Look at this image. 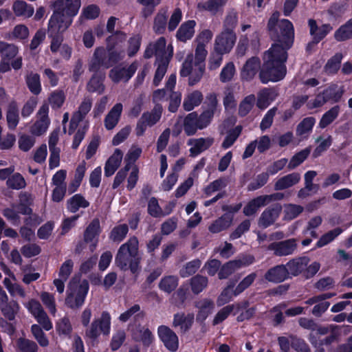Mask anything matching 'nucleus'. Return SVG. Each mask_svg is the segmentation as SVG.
Here are the masks:
<instances>
[{"label":"nucleus","instance_id":"obj_40","mask_svg":"<svg viewBox=\"0 0 352 352\" xmlns=\"http://www.w3.org/2000/svg\"><path fill=\"white\" fill-rule=\"evenodd\" d=\"M275 98L276 94L274 91L268 89H264L258 94L256 105L259 109H264L275 100Z\"/></svg>","mask_w":352,"mask_h":352},{"label":"nucleus","instance_id":"obj_41","mask_svg":"<svg viewBox=\"0 0 352 352\" xmlns=\"http://www.w3.org/2000/svg\"><path fill=\"white\" fill-rule=\"evenodd\" d=\"M238 22V12L234 9L229 10L223 21V30L227 32H234V30L236 27Z\"/></svg>","mask_w":352,"mask_h":352},{"label":"nucleus","instance_id":"obj_15","mask_svg":"<svg viewBox=\"0 0 352 352\" xmlns=\"http://www.w3.org/2000/svg\"><path fill=\"white\" fill-rule=\"evenodd\" d=\"M138 67L137 62H133L127 67L118 65L110 70L109 76L115 83L120 81L127 82L135 74Z\"/></svg>","mask_w":352,"mask_h":352},{"label":"nucleus","instance_id":"obj_57","mask_svg":"<svg viewBox=\"0 0 352 352\" xmlns=\"http://www.w3.org/2000/svg\"><path fill=\"white\" fill-rule=\"evenodd\" d=\"M339 113L340 107L338 105H336L330 109L322 116L319 122V126L322 129L327 126L338 117Z\"/></svg>","mask_w":352,"mask_h":352},{"label":"nucleus","instance_id":"obj_4","mask_svg":"<svg viewBox=\"0 0 352 352\" xmlns=\"http://www.w3.org/2000/svg\"><path fill=\"white\" fill-rule=\"evenodd\" d=\"M111 316L102 311L100 318L94 319L85 331V336L92 340H96L101 333L108 336L111 330Z\"/></svg>","mask_w":352,"mask_h":352},{"label":"nucleus","instance_id":"obj_46","mask_svg":"<svg viewBox=\"0 0 352 352\" xmlns=\"http://www.w3.org/2000/svg\"><path fill=\"white\" fill-rule=\"evenodd\" d=\"M334 38L338 41H344L352 38V18L335 32Z\"/></svg>","mask_w":352,"mask_h":352},{"label":"nucleus","instance_id":"obj_20","mask_svg":"<svg viewBox=\"0 0 352 352\" xmlns=\"http://www.w3.org/2000/svg\"><path fill=\"white\" fill-rule=\"evenodd\" d=\"M214 143V138L211 137L190 139L188 145L190 146V155L195 157L209 148Z\"/></svg>","mask_w":352,"mask_h":352},{"label":"nucleus","instance_id":"obj_39","mask_svg":"<svg viewBox=\"0 0 352 352\" xmlns=\"http://www.w3.org/2000/svg\"><path fill=\"white\" fill-rule=\"evenodd\" d=\"M199 309L197 319L199 320H204L214 309V305L212 300L205 298L199 300L196 304Z\"/></svg>","mask_w":352,"mask_h":352},{"label":"nucleus","instance_id":"obj_35","mask_svg":"<svg viewBox=\"0 0 352 352\" xmlns=\"http://www.w3.org/2000/svg\"><path fill=\"white\" fill-rule=\"evenodd\" d=\"M67 209L72 213L76 212L80 208L89 207V202L80 194H76L67 201Z\"/></svg>","mask_w":352,"mask_h":352},{"label":"nucleus","instance_id":"obj_2","mask_svg":"<svg viewBox=\"0 0 352 352\" xmlns=\"http://www.w3.org/2000/svg\"><path fill=\"white\" fill-rule=\"evenodd\" d=\"M141 257L139 254V242L135 236L131 237L121 245L115 257V263L121 270H129L133 274L140 270Z\"/></svg>","mask_w":352,"mask_h":352},{"label":"nucleus","instance_id":"obj_24","mask_svg":"<svg viewBox=\"0 0 352 352\" xmlns=\"http://www.w3.org/2000/svg\"><path fill=\"white\" fill-rule=\"evenodd\" d=\"M123 110L122 103H116L106 115L104 125L106 129L112 130L118 124Z\"/></svg>","mask_w":352,"mask_h":352},{"label":"nucleus","instance_id":"obj_1","mask_svg":"<svg viewBox=\"0 0 352 352\" xmlns=\"http://www.w3.org/2000/svg\"><path fill=\"white\" fill-rule=\"evenodd\" d=\"M279 12H275L267 23L268 30L272 40L276 43L265 53L263 65L260 72V79L263 83L282 80L287 72L285 65L287 59V51L294 42V30L292 23L287 19L278 20Z\"/></svg>","mask_w":352,"mask_h":352},{"label":"nucleus","instance_id":"obj_43","mask_svg":"<svg viewBox=\"0 0 352 352\" xmlns=\"http://www.w3.org/2000/svg\"><path fill=\"white\" fill-rule=\"evenodd\" d=\"M169 57L165 56L163 58L156 60L157 69L155 71V76L153 78V84L155 86L159 85L161 80L164 78L169 63Z\"/></svg>","mask_w":352,"mask_h":352},{"label":"nucleus","instance_id":"obj_32","mask_svg":"<svg viewBox=\"0 0 352 352\" xmlns=\"http://www.w3.org/2000/svg\"><path fill=\"white\" fill-rule=\"evenodd\" d=\"M12 8L16 16L25 19L31 17L34 12L33 6L21 0L14 1Z\"/></svg>","mask_w":352,"mask_h":352},{"label":"nucleus","instance_id":"obj_17","mask_svg":"<svg viewBox=\"0 0 352 352\" xmlns=\"http://www.w3.org/2000/svg\"><path fill=\"white\" fill-rule=\"evenodd\" d=\"M20 306L16 300L9 301L7 294L0 296V310L2 315L8 320H14L19 313Z\"/></svg>","mask_w":352,"mask_h":352},{"label":"nucleus","instance_id":"obj_28","mask_svg":"<svg viewBox=\"0 0 352 352\" xmlns=\"http://www.w3.org/2000/svg\"><path fill=\"white\" fill-rule=\"evenodd\" d=\"M233 216L230 213H226L214 221L208 227V230L216 234L228 229L232 223Z\"/></svg>","mask_w":352,"mask_h":352},{"label":"nucleus","instance_id":"obj_49","mask_svg":"<svg viewBox=\"0 0 352 352\" xmlns=\"http://www.w3.org/2000/svg\"><path fill=\"white\" fill-rule=\"evenodd\" d=\"M178 281L179 279L177 276H167L162 278L159 283V287L161 290L169 294L177 288Z\"/></svg>","mask_w":352,"mask_h":352},{"label":"nucleus","instance_id":"obj_56","mask_svg":"<svg viewBox=\"0 0 352 352\" xmlns=\"http://www.w3.org/2000/svg\"><path fill=\"white\" fill-rule=\"evenodd\" d=\"M343 58L341 53H337L332 56L324 66L325 72L329 74H336L340 67V63Z\"/></svg>","mask_w":352,"mask_h":352},{"label":"nucleus","instance_id":"obj_19","mask_svg":"<svg viewBox=\"0 0 352 352\" xmlns=\"http://www.w3.org/2000/svg\"><path fill=\"white\" fill-rule=\"evenodd\" d=\"M281 211L282 206L280 204H276L272 207L266 208L259 217L258 226L265 228L273 224L279 217Z\"/></svg>","mask_w":352,"mask_h":352},{"label":"nucleus","instance_id":"obj_51","mask_svg":"<svg viewBox=\"0 0 352 352\" xmlns=\"http://www.w3.org/2000/svg\"><path fill=\"white\" fill-rule=\"evenodd\" d=\"M311 149L306 148L295 154L288 163L287 168L289 170H293L301 164L310 154Z\"/></svg>","mask_w":352,"mask_h":352},{"label":"nucleus","instance_id":"obj_58","mask_svg":"<svg viewBox=\"0 0 352 352\" xmlns=\"http://www.w3.org/2000/svg\"><path fill=\"white\" fill-rule=\"evenodd\" d=\"M198 168L197 166L195 168L193 172L191 173L190 175L182 183L179 187L177 188L175 191V197H181L184 195L188 190L191 188L194 183V178L197 177L195 173V170Z\"/></svg>","mask_w":352,"mask_h":352},{"label":"nucleus","instance_id":"obj_9","mask_svg":"<svg viewBox=\"0 0 352 352\" xmlns=\"http://www.w3.org/2000/svg\"><path fill=\"white\" fill-rule=\"evenodd\" d=\"M236 40L234 32L222 31L215 38L214 50L215 52L228 54L232 50Z\"/></svg>","mask_w":352,"mask_h":352},{"label":"nucleus","instance_id":"obj_36","mask_svg":"<svg viewBox=\"0 0 352 352\" xmlns=\"http://www.w3.org/2000/svg\"><path fill=\"white\" fill-rule=\"evenodd\" d=\"M183 126L184 130L188 136H191L196 133L197 131L199 129L196 112L188 113L183 119Z\"/></svg>","mask_w":352,"mask_h":352},{"label":"nucleus","instance_id":"obj_12","mask_svg":"<svg viewBox=\"0 0 352 352\" xmlns=\"http://www.w3.org/2000/svg\"><path fill=\"white\" fill-rule=\"evenodd\" d=\"M342 89L336 85H332L317 95L313 105L314 107H321L327 102H336L342 96Z\"/></svg>","mask_w":352,"mask_h":352},{"label":"nucleus","instance_id":"obj_34","mask_svg":"<svg viewBox=\"0 0 352 352\" xmlns=\"http://www.w3.org/2000/svg\"><path fill=\"white\" fill-rule=\"evenodd\" d=\"M205 109L204 111L214 116L219 113L221 111V107L218 100V94L215 92H209L207 94L204 102Z\"/></svg>","mask_w":352,"mask_h":352},{"label":"nucleus","instance_id":"obj_42","mask_svg":"<svg viewBox=\"0 0 352 352\" xmlns=\"http://www.w3.org/2000/svg\"><path fill=\"white\" fill-rule=\"evenodd\" d=\"M6 120L10 129H14L19 123V109L16 103L14 102L9 104L6 113Z\"/></svg>","mask_w":352,"mask_h":352},{"label":"nucleus","instance_id":"obj_52","mask_svg":"<svg viewBox=\"0 0 352 352\" xmlns=\"http://www.w3.org/2000/svg\"><path fill=\"white\" fill-rule=\"evenodd\" d=\"M201 261L199 259H195L186 263L179 271V275L182 278L188 277L194 274L200 267Z\"/></svg>","mask_w":352,"mask_h":352},{"label":"nucleus","instance_id":"obj_6","mask_svg":"<svg viewBox=\"0 0 352 352\" xmlns=\"http://www.w3.org/2000/svg\"><path fill=\"white\" fill-rule=\"evenodd\" d=\"M73 19L53 11L49 20L47 32L49 36L62 35L72 25Z\"/></svg>","mask_w":352,"mask_h":352},{"label":"nucleus","instance_id":"obj_44","mask_svg":"<svg viewBox=\"0 0 352 352\" xmlns=\"http://www.w3.org/2000/svg\"><path fill=\"white\" fill-rule=\"evenodd\" d=\"M266 206L263 196H258L248 203L243 208V213L245 216L255 214L261 207Z\"/></svg>","mask_w":352,"mask_h":352},{"label":"nucleus","instance_id":"obj_10","mask_svg":"<svg viewBox=\"0 0 352 352\" xmlns=\"http://www.w3.org/2000/svg\"><path fill=\"white\" fill-rule=\"evenodd\" d=\"M173 54L172 46H168L166 49V41L164 37H160L156 42L151 43L144 52V57L151 58L153 55L157 56V60L165 56L171 58Z\"/></svg>","mask_w":352,"mask_h":352},{"label":"nucleus","instance_id":"obj_59","mask_svg":"<svg viewBox=\"0 0 352 352\" xmlns=\"http://www.w3.org/2000/svg\"><path fill=\"white\" fill-rule=\"evenodd\" d=\"M16 346L21 352H37L38 350V346L35 342L24 338L17 340Z\"/></svg>","mask_w":352,"mask_h":352},{"label":"nucleus","instance_id":"obj_27","mask_svg":"<svg viewBox=\"0 0 352 352\" xmlns=\"http://www.w3.org/2000/svg\"><path fill=\"white\" fill-rule=\"evenodd\" d=\"M122 157V152L119 148H116L105 163L104 175L106 177H110L114 174L120 166Z\"/></svg>","mask_w":352,"mask_h":352},{"label":"nucleus","instance_id":"obj_61","mask_svg":"<svg viewBox=\"0 0 352 352\" xmlns=\"http://www.w3.org/2000/svg\"><path fill=\"white\" fill-rule=\"evenodd\" d=\"M31 331L34 338L41 347H47L49 345V340L39 325H32Z\"/></svg>","mask_w":352,"mask_h":352},{"label":"nucleus","instance_id":"obj_62","mask_svg":"<svg viewBox=\"0 0 352 352\" xmlns=\"http://www.w3.org/2000/svg\"><path fill=\"white\" fill-rule=\"evenodd\" d=\"M239 305H229L221 309L213 319V324L216 325L225 320L234 309H239Z\"/></svg>","mask_w":352,"mask_h":352},{"label":"nucleus","instance_id":"obj_48","mask_svg":"<svg viewBox=\"0 0 352 352\" xmlns=\"http://www.w3.org/2000/svg\"><path fill=\"white\" fill-rule=\"evenodd\" d=\"M304 210L302 206L294 204H287L284 205L283 219L291 221L296 218Z\"/></svg>","mask_w":352,"mask_h":352},{"label":"nucleus","instance_id":"obj_55","mask_svg":"<svg viewBox=\"0 0 352 352\" xmlns=\"http://www.w3.org/2000/svg\"><path fill=\"white\" fill-rule=\"evenodd\" d=\"M6 185L13 190H21L25 188L26 182L20 173H16L8 177Z\"/></svg>","mask_w":352,"mask_h":352},{"label":"nucleus","instance_id":"obj_25","mask_svg":"<svg viewBox=\"0 0 352 352\" xmlns=\"http://www.w3.org/2000/svg\"><path fill=\"white\" fill-rule=\"evenodd\" d=\"M300 174L292 173L278 178L274 184V190H283L291 188L300 181Z\"/></svg>","mask_w":352,"mask_h":352},{"label":"nucleus","instance_id":"obj_16","mask_svg":"<svg viewBox=\"0 0 352 352\" xmlns=\"http://www.w3.org/2000/svg\"><path fill=\"white\" fill-rule=\"evenodd\" d=\"M298 243L295 239H289L279 242H274L269 245L267 249L274 252L278 256H285L293 254L297 249Z\"/></svg>","mask_w":352,"mask_h":352},{"label":"nucleus","instance_id":"obj_54","mask_svg":"<svg viewBox=\"0 0 352 352\" xmlns=\"http://www.w3.org/2000/svg\"><path fill=\"white\" fill-rule=\"evenodd\" d=\"M129 228L126 224H120L115 226L109 235V238L114 242H121L126 236Z\"/></svg>","mask_w":352,"mask_h":352},{"label":"nucleus","instance_id":"obj_50","mask_svg":"<svg viewBox=\"0 0 352 352\" xmlns=\"http://www.w3.org/2000/svg\"><path fill=\"white\" fill-rule=\"evenodd\" d=\"M208 278L201 275H196L190 278V284L192 292L198 294L201 292L208 285Z\"/></svg>","mask_w":352,"mask_h":352},{"label":"nucleus","instance_id":"obj_53","mask_svg":"<svg viewBox=\"0 0 352 352\" xmlns=\"http://www.w3.org/2000/svg\"><path fill=\"white\" fill-rule=\"evenodd\" d=\"M166 10L160 11L154 19L153 30L157 34H163L167 23Z\"/></svg>","mask_w":352,"mask_h":352},{"label":"nucleus","instance_id":"obj_3","mask_svg":"<svg viewBox=\"0 0 352 352\" xmlns=\"http://www.w3.org/2000/svg\"><path fill=\"white\" fill-rule=\"evenodd\" d=\"M89 291V283L86 280L76 283L74 280L69 283L65 304L72 309L80 307L85 302Z\"/></svg>","mask_w":352,"mask_h":352},{"label":"nucleus","instance_id":"obj_64","mask_svg":"<svg viewBox=\"0 0 352 352\" xmlns=\"http://www.w3.org/2000/svg\"><path fill=\"white\" fill-rule=\"evenodd\" d=\"M291 346L296 352H311L308 344L302 338L290 334Z\"/></svg>","mask_w":352,"mask_h":352},{"label":"nucleus","instance_id":"obj_7","mask_svg":"<svg viewBox=\"0 0 352 352\" xmlns=\"http://www.w3.org/2000/svg\"><path fill=\"white\" fill-rule=\"evenodd\" d=\"M254 261V258L251 255L245 256L242 258L230 261L220 267V270L218 273L219 278L226 279L237 270L243 267L248 266L252 264Z\"/></svg>","mask_w":352,"mask_h":352},{"label":"nucleus","instance_id":"obj_14","mask_svg":"<svg viewBox=\"0 0 352 352\" xmlns=\"http://www.w3.org/2000/svg\"><path fill=\"white\" fill-rule=\"evenodd\" d=\"M49 107L47 104H43L37 113V120L32 125L31 132L32 134L39 136L45 133L50 124V120L48 117Z\"/></svg>","mask_w":352,"mask_h":352},{"label":"nucleus","instance_id":"obj_31","mask_svg":"<svg viewBox=\"0 0 352 352\" xmlns=\"http://www.w3.org/2000/svg\"><path fill=\"white\" fill-rule=\"evenodd\" d=\"M195 25L196 23L193 20H190L182 23L177 32V38L184 43L190 40L195 34Z\"/></svg>","mask_w":352,"mask_h":352},{"label":"nucleus","instance_id":"obj_47","mask_svg":"<svg viewBox=\"0 0 352 352\" xmlns=\"http://www.w3.org/2000/svg\"><path fill=\"white\" fill-rule=\"evenodd\" d=\"M316 123V120L313 117L304 118L297 126L296 135L301 137H307L312 131Z\"/></svg>","mask_w":352,"mask_h":352},{"label":"nucleus","instance_id":"obj_21","mask_svg":"<svg viewBox=\"0 0 352 352\" xmlns=\"http://www.w3.org/2000/svg\"><path fill=\"white\" fill-rule=\"evenodd\" d=\"M93 100L89 96L85 97L81 102L80 103L78 110L75 111L71 119V124L74 127L81 122L88 113L90 111L92 107Z\"/></svg>","mask_w":352,"mask_h":352},{"label":"nucleus","instance_id":"obj_8","mask_svg":"<svg viewBox=\"0 0 352 352\" xmlns=\"http://www.w3.org/2000/svg\"><path fill=\"white\" fill-rule=\"evenodd\" d=\"M24 306L45 331L52 329V323L38 300L31 299L24 303Z\"/></svg>","mask_w":352,"mask_h":352},{"label":"nucleus","instance_id":"obj_29","mask_svg":"<svg viewBox=\"0 0 352 352\" xmlns=\"http://www.w3.org/2000/svg\"><path fill=\"white\" fill-rule=\"evenodd\" d=\"M193 321L194 315L192 314L177 313L174 315L173 327H179L181 331L185 333L190 329Z\"/></svg>","mask_w":352,"mask_h":352},{"label":"nucleus","instance_id":"obj_37","mask_svg":"<svg viewBox=\"0 0 352 352\" xmlns=\"http://www.w3.org/2000/svg\"><path fill=\"white\" fill-rule=\"evenodd\" d=\"M135 340L141 342L144 346H148L154 340V336L151 330L146 327H140L133 333Z\"/></svg>","mask_w":352,"mask_h":352},{"label":"nucleus","instance_id":"obj_33","mask_svg":"<svg viewBox=\"0 0 352 352\" xmlns=\"http://www.w3.org/2000/svg\"><path fill=\"white\" fill-rule=\"evenodd\" d=\"M228 0H207L199 2L197 4V9L202 11H207L212 14H216L221 11Z\"/></svg>","mask_w":352,"mask_h":352},{"label":"nucleus","instance_id":"obj_22","mask_svg":"<svg viewBox=\"0 0 352 352\" xmlns=\"http://www.w3.org/2000/svg\"><path fill=\"white\" fill-rule=\"evenodd\" d=\"M100 67H103L105 69L111 67V63L108 58V55H107L106 50L103 47L96 48L90 65V70L96 71Z\"/></svg>","mask_w":352,"mask_h":352},{"label":"nucleus","instance_id":"obj_11","mask_svg":"<svg viewBox=\"0 0 352 352\" xmlns=\"http://www.w3.org/2000/svg\"><path fill=\"white\" fill-rule=\"evenodd\" d=\"M157 336L167 350L175 352L179 349V338L169 327L160 325L157 328Z\"/></svg>","mask_w":352,"mask_h":352},{"label":"nucleus","instance_id":"obj_26","mask_svg":"<svg viewBox=\"0 0 352 352\" xmlns=\"http://www.w3.org/2000/svg\"><path fill=\"white\" fill-rule=\"evenodd\" d=\"M265 278L270 282L281 283L289 277L285 265H278L270 269L265 274Z\"/></svg>","mask_w":352,"mask_h":352},{"label":"nucleus","instance_id":"obj_23","mask_svg":"<svg viewBox=\"0 0 352 352\" xmlns=\"http://www.w3.org/2000/svg\"><path fill=\"white\" fill-rule=\"evenodd\" d=\"M309 263V258L307 256L298 257L290 260L285 265L289 277L296 276L301 274L305 270Z\"/></svg>","mask_w":352,"mask_h":352},{"label":"nucleus","instance_id":"obj_38","mask_svg":"<svg viewBox=\"0 0 352 352\" xmlns=\"http://www.w3.org/2000/svg\"><path fill=\"white\" fill-rule=\"evenodd\" d=\"M203 100V95L200 91L195 90L188 94L184 98L183 102L184 109L190 111L195 107L199 106Z\"/></svg>","mask_w":352,"mask_h":352},{"label":"nucleus","instance_id":"obj_60","mask_svg":"<svg viewBox=\"0 0 352 352\" xmlns=\"http://www.w3.org/2000/svg\"><path fill=\"white\" fill-rule=\"evenodd\" d=\"M27 85L32 93L38 94L41 90L40 76L37 74L30 73L26 77Z\"/></svg>","mask_w":352,"mask_h":352},{"label":"nucleus","instance_id":"obj_63","mask_svg":"<svg viewBox=\"0 0 352 352\" xmlns=\"http://www.w3.org/2000/svg\"><path fill=\"white\" fill-rule=\"evenodd\" d=\"M87 89L89 92H97L98 94H102L104 91L103 78L96 75L93 76L87 85Z\"/></svg>","mask_w":352,"mask_h":352},{"label":"nucleus","instance_id":"obj_45","mask_svg":"<svg viewBox=\"0 0 352 352\" xmlns=\"http://www.w3.org/2000/svg\"><path fill=\"white\" fill-rule=\"evenodd\" d=\"M19 52L18 47L12 43L0 41V56L1 59L12 60Z\"/></svg>","mask_w":352,"mask_h":352},{"label":"nucleus","instance_id":"obj_5","mask_svg":"<svg viewBox=\"0 0 352 352\" xmlns=\"http://www.w3.org/2000/svg\"><path fill=\"white\" fill-rule=\"evenodd\" d=\"M163 108L160 104H156L151 111L144 112L137 122L135 133L138 136H142L147 127H151L159 122L162 117Z\"/></svg>","mask_w":352,"mask_h":352},{"label":"nucleus","instance_id":"obj_13","mask_svg":"<svg viewBox=\"0 0 352 352\" xmlns=\"http://www.w3.org/2000/svg\"><path fill=\"white\" fill-rule=\"evenodd\" d=\"M52 6L54 12L73 19L78 12L81 6V0H56Z\"/></svg>","mask_w":352,"mask_h":352},{"label":"nucleus","instance_id":"obj_18","mask_svg":"<svg viewBox=\"0 0 352 352\" xmlns=\"http://www.w3.org/2000/svg\"><path fill=\"white\" fill-rule=\"evenodd\" d=\"M100 232V221L98 219H94L89 224L84 233V241L85 243H90L89 250L91 252H94L97 247Z\"/></svg>","mask_w":352,"mask_h":352},{"label":"nucleus","instance_id":"obj_30","mask_svg":"<svg viewBox=\"0 0 352 352\" xmlns=\"http://www.w3.org/2000/svg\"><path fill=\"white\" fill-rule=\"evenodd\" d=\"M261 66V62L258 58L252 57L248 59L244 65L241 71V77L243 79L250 80L256 75Z\"/></svg>","mask_w":352,"mask_h":352}]
</instances>
